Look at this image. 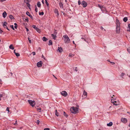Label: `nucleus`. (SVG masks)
<instances>
[{"mask_svg":"<svg viewBox=\"0 0 130 130\" xmlns=\"http://www.w3.org/2000/svg\"><path fill=\"white\" fill-rule=\"evenodd\" d=\"M52 41L51 40H50L49 41L48 45H52Z\"/></svg>","mask_w":130,"mask_h":130,"instance_id":"a878e982","label":"nucleus"},{"mask_svg":"<svg viewBox=\"0 0 130 130\" xmlns=\"http://www.w3.org/2000/svg\"><path fill=\"white\" fill-rule=\"evenodd\" d=\"M78 3L79 5H80L81 4V2L79 1H78Z\"/></svg>","mask_w":130,"mask_h":130,"instance_id":"3c124183","label":"nucleus"},{"mask_svg":"<svg viewBox=\"0 0 130 130\" xmlns=\"http://www.w3.org/2000/svg\"><path fill=\"white\" fill-rule=\"evenodd\" d=\"M6 0H3V2L4 1H6Z\"/></svg>","mask_w":130,"mask_h":130,"instance_id":"338daca9","label":"nucleus"},{"mask_svg":"<svg viewBox=\"0 0 130 130\" xmlns=\"http://www.w3.org/2000/svg\"><path fill=\"white\" fill-rule=\"evenodd\" d=\"M81 39H84V41H86V40L84 38H82Z\"/></svg>","mask_w":130,"mask_h":130,"instance_id":"5fc2aeb1","label":"nucleus"},{"mask_svg":"<svg viewBox=\"0 0 130 130\" xmlns=\"http://www.w3.org/2000/svg\"><path fill=\"white\" fill-rule=\"evenodd\" d=\"M121 121L124 123H126L127 122V120L125 118H122L121 119Z\"/></svg>","mask_w":130,"mask_h":130,"instance_id":"6e6552de","label":"nucleus"},{"mask_svg":"<svg viewBox=\"0 0 130 130\" xmlns=\"http://www.w3.org/2000/svg\"><path fill=\"white\" fill-rule=\"evenodd\" d=\"M35 30H36V31L37 32H39V33H40L41 32V31L40 29H39V28H38L37 27V28H36V29Z\"/></svg>","mask_w":130,"mask_h":130,"instance_id":"a211bd4d","label":"nucleus"},{"mask_svg":"<svg viewBox=\"0 0 130 130\" xmlns=\"http://www.w3.org/2000/svg\"><path fill=\"white\" fill-rule=\"evenodd\" d=\"M81 4L84 7H86L87 6V3L84 1H82L81 3Z\"/></svg>","mask_w":130,"mask_h":130,"instance_id":"423d86ee","label":"nucleus"},{"mask_svg":"<svg viewBox=\"0 0 130 130\" xmlns=\"http://www.w3.org/2000/svg\"><path fill=\"white\" fill-rule=\"evenodd\" d=\"M37 5L38 7H40L41 6V4L40 3V2H38L37 3Z\"/></svg>","mask_w":130,"mask_h":130,"instance_id":"b1692460","label":"nucleus"},{"mask_svg":"<svg viewBox=\"0 0 130 130\" xmlns=\"http://www.w3.org/2000/svg\"><path fill=\"white\" fill-rule=\"evenodd\" d=\"M98 6L101 9L102 7H103V6H102L100 4H98Z\"/></svg>","mask_w":130,"mask_h":130,"instance_id":"4c0bfd02","label":"nucleus"},{"mask_svg":"<svg viewBox=\"0 0 130 130\" xmlns=\"http://www.w3.org/2000/svg\"><path fill=\"white\" fill-rule=\"evenodd\" d=\"M125 74V73H122L121 74V76L122 77H123Z\"/></svg>","mask_w":130,"mask_h":130,"instance_id":"de8ad7c7","label":"nucleus"},{"mask_svg":"<svg viewBox=\"0 0 130 130\" xmlns=\"http://www.w3.org/2000/svg\"><path fill=\"white\" fill-rule=\"evenodd\" d=\"M42 61H40L39 62H38L37 64V66L38 67H41L42 66Z\"/></svg>","mask_w":130,"mask_h":130,"instance_id":"1a4fd4ad","label":"nucleus"},{"mask_svg":"<svg viewBox=\"0 0 130 130\" xmlns=\"http://www.w3.org/2000/svg\"><path fill=\"white\" fill-rule=\"evenodd\" d=\"M37 121V123L38 124H39V121L38 120Z\"/></svg>","mask_w":130,"mask_h":130,"instance_id":"e2e57ef3","label":"nucleus"},{"mask_svg":"<svg viewBox=\"0 0 130 130\" xmlns=\"http://www.w3.org/2000/svg\"><path fill=\"white\" fill-rule=\"evenodd\" d=\"M35 11L36 12H37L38 11V9H37V7H36Z\"/></svg>","mask_w":130,"mask_h":130,"instance_id":"603ef678","label":"nucleus"},{"mask_svg":"<svg viewBox=\"0 0 130 130\" xmlns=\"http://www.w3.org/2000/svg\"><path fill=\"white\" fill-rule=\"evenodd\" d=\"M73 44H75V45L76 46V44H75V43H74V41H73Z\"/></svg>","mask_w":130,"mask_h":130,"instance_id":"6e6d98bb","label":"nucleus"},{"mask_svg":"<svg viewBox=\"0 0 130 130\" xmlns=\"http://www.w3.org/2000/svg\"><path fill=\"white\" fill-rule=\"evenodd\" d=\"M32 27L34 28L35 29H36V28H37V27H36V26L35 25H32Z\"/></svg>","mask_w":130,"mask_h":130,"instance_id":"37998d69","label":"nucleus"},{"mask_svg":"<svg viewBox=\"0 0 130 130\" xmlns=\"http://www.w3.org/2000/svg\"><path fill=\"white\" fill-rule=\"evenodd\" d=\"M70 111L72 113L76 114L77 113L78 110V108L76 107H73L71 108Z\"/></svg>","mask_w":130,"mask_h":130,"instance_id":"f03ea898","label":"nucleus"},{"mask_svg":"<svg viewBox=\"0 0 130 130\" xmlns=\"http://www.w3.org/2000/svg\"><path fill=\"white\" fill-rule=\"evenodd\" d=\"M65 1L66 2L67 1V0H65Z\"/></svg>","mask_w":130,"mask_h":130,"instance_id":"774afa93","label":"nucleus"},{"mask_svg":"<svg viewBox=\"0 0 130 130\" xmlns=\"http://www.w3.org/2000/svg\"><path fill=\"white\" fill-rule=\"evenodd\" d=\"M127 51L130 54V47L127 48Z\"/></svg>","mask_w":130,"mask_h":130,"instance_id":"72a5a7b5","label":"nucleus"},{"mask_svg":"<svg viewBox=\"0 0 130 130\" xmlns=\"http://www.w3.org/2000/svg\"><path fill=\"white\" fill-rule=\"evenodd\" d=\"M3 16L4 18H5L7 16V13L5 11H4L3 13Z\"/></svg>","mask_w":130,"mask_h":130,"instance_id":"ddd939ff","label":"nucleus"},{"mask_svg":"<svg viewBox=\"0 0 130 130\" xmlns=\"http://www.w3.org/2000/svg\"><path fill=\"white\" fill-rule=\"evenodd\" d=\"M4 95L3 94H0V101L1 100V98Z\"/></svg>","mask_w":130,"mask_h":130,"instance_id":"473e14b6","label":"nucleus"},{"mask_svg":"<svg viewBox=\"0 0 130 130\" xmlns=\"http://www.w3.org/2000/svg\"><path fill=\"white\" fill-rule=\"evenodd\" d=\"M37 110L38 112H40L41 111V108H38Z\"/></svg>","mask_w":130,"mask_h":130,"instance_id":"cd10ccee","label":"nucleus"},{"mask_svg":"<svg viewBox=\"0 0 130 130\" xmlns=\"http://www.w3.org/2000/svg\"><path fill=\"white\" fill-rule=\"evenodd\" d=\"M59 6L60 8H63V5L60 2V3H59Z\"/></svg>","mask_w":130,"mask_h":130,"instance_id":"412c9836","label":"nucleus"},{"mask_svg":"<svg viewBox=\"0 0 130 130\" xmlns=\"http://www.w3.org/2000/svg\"><path fill=\"white\" fill-rule=\"evenodd\" d=\"M61 94L63 96L66 97L68 95V94L65 91H63L61 92Z\"/></svg>","mask_w":130,"mask_h":130,"instance_id":"0eeeda50","label":"nucleus"},{"mask_svg":"<svg viewBox=\"0 0 130 130\" xmlns=\"http://www.w3.org/2000/svg\"><path fill=\"white\" fill-rule=\"evenodd\" d=\"M28 39L29 40V42L30 43H31V40L29 39V38H28Z\"/></svg>","mask_w":130,"mask_h":130,"instance_id":"a18cd8bd","label":"nucleus"},{"mask_svg":"<svg viewBox=\"0 0 130 130\" xmlns=\"http://www.w3.org/2000/svg\"><path fill=\"white\" fill-rule=\"evenodd\" d=\"M127 30V31H130V24H128Z\"/></svg>","mask_w":130,"mask_h":130,"instance_id":"6ab92c4d","label":"nucleus"},{"mask_svg":"<svg viewBox=\"0 0 130 130\" xmlns=\"http://www.w3.org/2000/svg\"><path fill=\"white\" fill-rule=\"evenodd\" d=\"M101 11H102L103 12L105 13L106 12L105 8L103 7L101 8Z\"/></svg>","mask_w":130,"mask_h":130,"instance_id":"9b49d317","label":"nucleus"},{"mask_svg":"<svg viewBox=\"0 0 130 130\" xmlns=\"http://www.w3.org/2000/svg\"><path fill=\"white\" fill-rule=\"evenodd\" d=\"M42 3H43V4H44V0H42Z\"/></svg>","mask_w":130,"mask_h":130,"instance_id":"13d9d810","label":"nucleus"},{"mask_svg":"<svg viewBox=\"0 0 130 130\" xmlns=\"http://www.w3.org/2000/svg\"><path fill=\"white\" fill-rule=\"evenodd\" d=\"M9 107H7V108L6 110L8 111V112H9Z\"/></svg>","mask_w":130,"mask_h":130,"instance_id":"49530a36","label":"nucleus"},{"mask_svg":"<svg viewBox=\"0 0 130 130\" xmlns=\"http://www.w3.org/2000/svg\"><path fill=\"white\" fill-rule=\"evenodd\" d=\"M26 14L29 16L30 18H32V16L30 14L29 12L28 11H27L26 12Z\"/></svg>","mask_w":130,"mask_h":130,"instance_id":"f8f14e48","label":"nucleus"},{"mask_svg":"<svg viewBox=\"0 0 130 130\" xmlns=\"http://www.w3.org/2000/svg\"><path fill=\"white\" fill-rule=\"evenodd\" d=\"M28 102L32 107H34L35 104V101H32L30 100H28Z\"/></svg>","mask_w":130,"mask_h":130,"instance_id":"39448f33","label":"nucleus"},{"mask_svg":"<svg viewBox=\"0 0 130 130\" xmlns=\"http://www.w3.org/2000/svg\"><path fill=\"white\" fill-rule=\"evenodd\" d=\"M45 3H46V5L47 6H48L49 5V4L48 3V2H47V0H45Z\"/></svg>","mask_w":130,"mask_h":130,"instance_id":"c9c22d12","label":"nucleus"},{"mask_svg":"<svg viewBox=\"0 0 130 130\" xmlns=\"http://www.w3.org/2000/svg\"><path fill=\"white\" fill-rule=\"evenodd\" d=\"M63 37L64 38V40L65 43H68L70 42V39L68 36H63Z\"/></svg>","mask_w":130,"mask_h":130,"instance_id":"20e7f679","label":"nucleus"},{"mask_svg":"<svg viewBox=\"0 0 130 130\" xmlns=\"http://www.w3.org/2000/svg\"><path fill=\"white\" fill-rule=\"evenodd\" d=\"M15 50H14V53L15 54V53H16V52H15Z\"/></svg>","mask_w":130,"mask_h":130,"instance_id":"680f3d73","label":"nucleus"},{"mask_svg":"<svg viewBox=\"0 0 130 130\" xmlns=\"http://www.w3.org/2000/svg\"><path fill=\"white\" fill-rule=\"evenodd\" d=\"M58 50L59 52H61L62 51V49L61 47H58Z\"/></svg>","mask_w":130,"mask_h":130,"instance_id":"2eb2a0df","label":"nucleus"},{"mask_svg":"<svg viewBox=\"0 0 130 130\" xmlns=\"http://www.w3.org/2000/svg\"><path fill=\"white\" fill-rule=\"evenodd\" d=\"M52 37H53V39H55V38H56V36L54 34H52Z\"/></svg>","mask_w":130,"mask_h":130,"instance_id":"c85d7f7f","label":"nucleus"},{"mask_svg":"<svg viewBox=\"0 0 130 130\" xmlns=\"http://www.w3.org/2000/svg\"><path fill=\"white\" fill-rule=\"evenodd\" d=\"M7 23L6 22H4V23L3 24V26L4 28H6L7 27Z\"/></svg>","mask_w":130,"mask_h":130,"instance_id":"4468645a","label":"nucleus"},{"mask_svg":"<svg viewBox=\"0 0 130 130\" xmlns=\"http://www.w3.org/2000/svg\"><path fill=\"white\" fill-rule=\"evenodd\" d=\"M55 115L57 116V117L59 116L58 113L57 112V110H56L55 111Z\"/></svg>","mask_w":130,"mask_h":130,"instance_id":"393cba45","label":"nucleus"},{"mask_svg":"<svg viewBox=\"0 0 130 130\" xmlns=\"http://www.w3.org/2000/svg\"><path fill=\"white\" fill-rule=\"evenodd\" d=\"M24 20L25 21H28V19L27 18H24Z\"/></svg>","mask_w":130,"mask_h":130,"instance_id":"2f4dec72","label":"nucleus"},{"mask_svg":"<svg viewBox=\"0 0 130 130\" xmlns=\"http://www.w3.org/2000/svg\"><path fill=\"white\" fill-rule=\"evenodd\" d=\"M74 69L76 71H78V69L76 67L74 68Z\"/></svg>","mask_w":130,"mask_h":130,"instance_id":"79ce46f5","label":"nucleus"},{"mask_svg":"<svg viewBox=\"0 0 130 130\" xmlns=\"http://www.w3.org/2000/svg\"><path fill=\"white\" fill-rule=\"evenodd\" d=\"M69 56L70 57H72L74 56V55L73 54L70 53L69 54Z\"/></svg>","mask_w":130,"mask_h":130,"instance_id":"c756f323","label":"nucleus"},{"mask_svg":"<svg viewBox=\"0 0 130 130\" xmlns=\"http://www.w3.org/2000/svg\"><path fill=\"white\" fill-rule=\"evenodd\" d=\"M112 64H114L115 63L114 62H111L109 61H108Z\"/></svg>","mask_w":130,"mask_h":130,"instance_id":"a19ab883","label":"nucleus"},{"mask_svg":"<svg viewBox=\"0 0 130 130\" xmlns=\"http://www.w3.org/2000/svg\"><path fill=\"white\" fill-rule=\"evenodd\" d=\"M10 27L12 29L14 30V29L13 27V25H11L10 26Z\"/></svg>","mask_w":130,"mask_h":130,"instance_id":"58836bf2","label":"nucleus"},{"mask_svg":"<svg viewBox=\"0 0 130 130\" xmlns=\"http://www.w3.org/2000/svg\"><path fill=\"white\" fill-rule=\"evenodd\" d=\"M14 25H15L14 27L16 29H17V25L16 23H14Z\"/></svg>","mask_w":130,"mask_h":130,"instance_id":"7c9ffc66","label":"nucleus"},{"mask_svg":"<svg viewBox=\"0 0 130 130\" xmlns=\"http://www.w3.org/2000/svg\"><path fill=\"white\" fill-rule=\"evenodd\" d=\"M17 120H16V121H15V123L14 124V125L15 126L17 125H18V124L17 123Z\"/></svg>","mask_w":130,"mask_h":130,"instance_id":"ea45409f","label":"nucleus"},{"mask_svg":"<svg viewBox=\"0 0 130 130\" xmlns=\"http://www.w3.org/2000/svg\"><path fill=\"white\" fill-rule=\"evenodd\" d=\"M112 122H110L109 123H107V125L108 126H110L112 125Z\"/></svg>","mask_w":130,"mask_h":130,"instance_id":"dca6fc26","label":"nucleus"},{"mask_svg":"<svg viewBox=\"0 0 130 130\" xmlns=\"http://www.w3.org/2000/svg\"><path fill=\"white\" fill-rule=\"evenodd\" d=\"M111 103L115 105H118L119 104V101L116 99H114L112 96L111 97Z\"/></svg>","mask_w":130,"mask_h":130,"instance_id":"f257e3e1","label":"nucleus"},{"mask_svg":"<svg viewBox=\"0 0 130 130\" xmlns=\"http://www.w3.org/2000/svg\"><path fill=\"white\" fill-rule=\"evenodd\" d=\"M26 30L27 31H29V30L27 28H26Z\"/></svg>","mask_w":130,"mask_h":130,"instance_id":"0e129e2a","label":"nucleus"},{"mask_svg":"<svg viewBox=\"0 0 130 130\" xmlns=\"http://www.w3.org/2000/svg\"><path fill=\"white\" fill-rule=\"evenodd\" d=\"M0 30V33L1 34H2V32H3V31L2 30H1V29Z\"/></svg>","mask_w":130,"mask_h":130,"instance_id":"864d4df0","label":"nucleus"},{"mask_svg":"<svg viewBox=\"0 0 130 130\" xmlns=\"http://www.w3.org/2000/svg\"><path fill=\"white\" fill-rule=\"evenodd\" d=\"M123 21L125 22H126L127 20V18L126 17H124L123 19Z\"/></svg>","mask_w":130,"mask_h":130,"instance_id":"5701e85b","label":"nucleus"},{"mask_svg":"<svg viewBox=\"0 0 130 130\" xmlns=\"http://www.w3.org/2000/svg\"><path fill=\"white\" fill-rule=\"evenodd\" d=\"M31 54H33V56L35 55L36 54L35 52H33Z\"/></svg>","mask_w":130,"mask_h":130,"instance_id":"09e8293b","label":"nucleus"},{"mask_svg":"<svg viewBox=\"0 0 130 130\" xmlns=\"http://www.w3.org/2000/svg\"><path fill=\"white\" fill-rule=\"evenodd\" d=\"M44 130H50V129L48 128H46L44 129Z\"/></svg>","mask_w":130,"mask_h":130,"instance_id":"8fccbe9b","label":"nucleus"},{"mask_svg":"<svg viewBox=\"0 0 130 130\" xmlns=\"http://www.w3.org/2000/svg\"><path fill=\"white\" fill-rule=\"evenodd\" d=\"M42 40L43 41H46L47 39L45 37H44L42 38Z\"/></svg>","mask_w":130,"mask_h":130,"instance_id":"aec40b11","label":"nucleus"},{"mask_svg":"<svg viewBox=\"0 0 130 130\" xmlns=\"http://www.w3.org/2000/svg\"><path fill=\"white\" fill-rule=\"evenodd\" d=\"M9 18L11 19L12 20V19H14V17L13 16L11 15H9Z\"/></svg>","mask_w":130,"mask_h":130,"instance_id":"bb28decb","label":"nucleus"},{"mask_svg":"<svg viewBox=\"0 0 130 130\" xmlns=\"http://www.w3.org/2000/svg\"><path fill=\"white\" fill-rule=\"evenodd\" d=\"M101 29H102V30H103V27H101Z\"/></svg>","mask_w":130,"mask_h":130,"instance_id":"bf43d9fd","label":"nucleus"},{"mask_svg":"<svg viewBox=\"0 0 130 130\" xmlns=\"http://www.w3.org/2000/svg\"><path fill=\"white\" fill-rule=\"evenodd\" d=\"M15 54L17 56H20V54L18 53H15Z\"/></svg>","mask_w":130,"mask_h":130,"instance_id":"e433bc0d","label":"nucleus"},{"mask_svg":"<svg viewBox=\"0 0 130 130\" xmlns=\"http://www.w3.org/2000/svg\"><path fill=\"white\" fill-rule=\"evenodd\" d=\"M116 32L117 33H119L120 31V23L118 21H116Z\"/></svg>","mask_w":130,"mask_h":130,"instance_id":"7ed1b4c3","label":"nucleus"},{"mask_svg":"<svg viewBox=\"0 0 130 130\" xmlns=\"http://www.w3.org/2000/svg\"><path fill=\"white\" fill-rule=\"evenodd\" d=\"M0 1L1 2H3V0H0Z\"/></svg>","mask_w":130,"mask_h":130,"instance_id":"69168bd1","label":"nucleus"},{"mask_svg":"<svg viewBox=\"0 0 130 130\" xmlns=\"http://www.w3.org/2000/svg\"><path fill=\"white\" fill-rule=\"evenodd\" d=\"M39 14L40 15H43L44 14V12H39Z\"/></svg>","mask_w":130,"mask_h":130,"instance_id":"f704fd0d","label":"nucleus"},{"mask_svg":"<svg viewBox=\"0 0 130 130\" xmlns=\"http://www.w3.org/2000/svg\"><path fill=\"white\" fill-rule=\"evenodd\" d=\"M63 115L66 117H68V116L67 115H66V113L65 112H64Z\"/></svg>","mask_w":130,"mask_h":130,"instance_id":"c03bdc74","label":"nucleus"},{"mask_svg":"<svg viewBox=\"0 0 130 130\" xmlns=\"http://www.w3.org/2000/svg\"><path fill=\"white\" fill-rule=\"evenodd\" d=\"M6 29L8 30H9V29L7 27H6Z\"/></svg>","mask_w":130,"mask_h":130,"instance_id":"4d7b16f0","label":"nucleus"},{"mask_svg":"<svg viewBox=\"0 0 130 130\" xmlns=\"http://www.w3.org/2000/svg\"><path fill=\"white\" fill-rule=\"evenodd\" d=\"M63 15H66V14H65V13H64V12H63Z\"/></svg>","mask_w":130,"mask_h":130,"instance_id":"052dcab7","label":"nucleus"},{"mask_svg":"<svg viewBox=\"0 0 130 130\" xmlns=\"http://www.w3.org/2000/svg\"><path fill=\"white\" fill-rule=\"evenodd\" d=\"M54 11L55 13L56 14V15L57 17H58L59 15V14L58 13V9H55L54 10Z\"/></svg>","mask_w":130,"mask_h":130,"instance_id":"9d476101","label":"nucleus"},{"mask_svg":"<svg viewBox=\"0 0 130 130\" xmlns=\"http://www.w3.org/2000/svg\"><path fill=\"white\" fill-rule=\"evenodd\" d=\"M9 48L10 49H12L13 50L14 48L13 47V45L12 44H11L9 46Z\"/></svg>","mask_w":130,"mask_h":130,"instance_id":"f3484780","label":"nucleus"},{"mask_svg":"<svg viewBox=\"0 0 130 130\" xmlns=\"http://www.w3.org/2000/svg\"><path fill=\"white\" fill-rule=\"evenodd\" d=\"M83 95H84V96H86V97L87 96V93L86 92L85 90H84V91L83 93Z\"/></svg>","mask_w":130,"mask_h":130,"instance_id":"4be33fe9","label":"nucleus"}]
</instances>
